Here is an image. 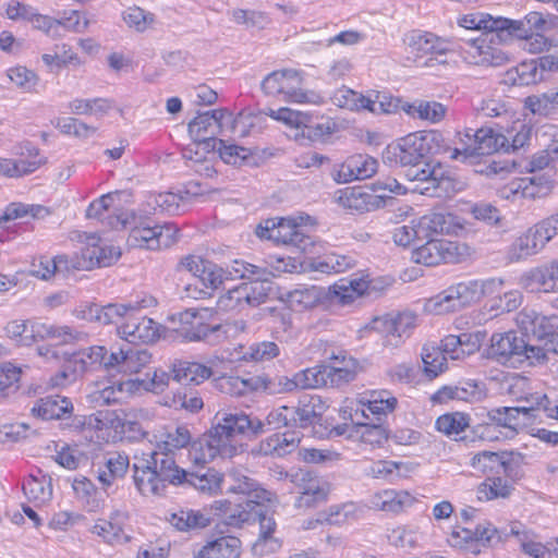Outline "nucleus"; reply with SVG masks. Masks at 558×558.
<instances>
[{"mask_svg":"<svg viewBox=\"0 0 558 558\" xmlns=\"http://www.w3.org/2000/svg\"><path fill=\"white\" fill-rule=\"evenodd\" d=\"M138 310L128 314L118 327V335L130 343H153L160 338L161 326L151 318L140 316Z\"/></svg>","mask_w":558,"mask_h":558,"instance_id":"22","label":"nucleus"},{"mask_svg":"<svg viewBox=\"0 0 558 558\" xmlns=\"http://www.w3.org/2000/svg\"><path fill=\"white\" fill-rule=\"evenodd\" d=\"M11 151L15 157L13 158L14 163H20V161L26 163V174L36 171L46 162V158L40 155L39 149L31 142L19 143Z\"/></svg>","mask_w":558,"mask_h":558,"instance_id":"61","label":"nucleus"},{"mask_svg":"<svg viewBox=\"0 0 558 558\" xmlns=\"http://www.w3.org/2000/svg\"><path fill=\"white\" fill-rule=\"evenodd\" d=\"M471 465L483 473L504 474L506 477H510L512 472L511 460L506 452H478L472 457Z\"/></svg>","mask_w":558,"mask_h":558,"instance_id":"44","label":"nucleus"},{"mask_svg":"<svg viewBox=\"0 0 558 558\" xmlns=\"http://www.w3.org/2000/svg\"><path fill=\"white\" fill-rule=\"evenodd\" d=\"M73 411V404L66 397L59 395L40 398L35 402L31 412L41 420H59Z\"/></svg>","mask_w":558,"mask_h":558,"instance_id":"45","label":"nucleus"},{"mask_svg":"<svg viewBox=\"0 0 558 558\" xmlns=\"http://www.w3.org/2000/svg\"><path fill=\"white\" fill-rule=\"evenodd\" d=\"M418 464L412 461H395V460H376L369 461L364 466L365 475L384 480L387 482H396L408 478L416 472Z\"/></svg>","mask_w":558,"mask_h":558,"instance_id":"31","label":"nucleus"},{"mask_svg":"<svg viewBox=\"0 0 558 558\" xmlns=\"http://www.w3.org/2000/svg\"><path fill=\"white\" fill-rule=\"evenodd\" d=\"M179 239V228L173 223L149 226H136L129 235L128 242L134 247L148 250L167 248Z\"/></svg>","mask_w":558,"mask_h":558,"instance_id":"18","label":"nucleus"},{"mask_svg":"<svg viewBox=\"0 0 558 558\" xmlns=\"http://www.w3.org/2000/svg\"><path fill=\"white\" fill-rule=\"evenodd\" d=\"M524 400L527 405L510 407L497 410L494 418L498 425L508 428L509 433L514 434L518 429L523 428L534 418L535 404L530 393L518 397Z\"/></svg>","mask_w":558,"mask_h":558,"instance_id":"33","label":"nucleus"},{"mask_svg":"<svg viewBox=\"0 0 558 558\" xmlns=\"http://www.w3.org/2000/svg\"><path fill=\"white\" fill-rule=\"evenodd\" d=\"M147 456L148 459L133 465L134 484L143 496H160L168 483L179 485L186 478V471L178 466L175 461Z\"/></svg>","mask_w":558,"mask_h":558,"instance_id":"4","label":"nucleus"},{"mask_svg":"<svg viewBox=\"0 0 558 558\" xmlns=\"http://www.w3.org/2000/svg\"><path fill=\"white\" fill-rule=\"evenodd\" d=\"M327 366V377L331 385H340L353 380L360 371L359 362L345 351L333 352Z\"/></svg>","mask_w":558,"mask_h":558,"instance_id":"38","label":"nucleus"},{"mask_svg":"<svg viewBox=\"0 0 558 558\" xmlns=\"http://www.w3.org/2000/svg\"><path fill=\"white\" fill-rule=\"evenodd\" d=\"M296 424L306 427L318 421L326 411V404L318 396L303 398L298 408H294Z\"/></svg>","mask_w":558,"mask_h":558,"instance_id":"57","label":"nucleus"},{"mask_svg":"<svg viewBox=\"0 0 558 558\" xmlns=\"http://www.w3.org/2000/svg\"><path fill=\"white\" fill-rule=\"evenodd\" d=\"M372 194L364 192L360 187H345L337 192L338 204L355 211H368L374 206Z\"/></svg>","mask_w":558,"mask_h":558,"instance_id":"55","label":"nucleus"},{"mask_svg":"<svg viewBox=\"0 0 558 558\" xmlns=\"http://www.w3.org/2000/svg\"><path fill=\"white\" fill-rule=\"evenodd\" d=\"M469 129L465 136L473 138V144L469 145L466 151L471 155H490L504 148L507 137L492 128H481L474 133Z\"/></svg>","mask_w":558,"mask_h":558,"instance_id":"37","label":"nucleus"},{"mask_svg":"<svg viewBox=\"0 0 558 558\" xmlns=\"http://www.w3.org/2000/svg\"><path fill=\"white\" fill-rule=\"evenodd\" d=\"M168 521L178 531L189 532L207 527L211 522V518L206 513V509H181L171 513Z\"/></svg>","mask_w":558,"mask_h":558,"instance_id":"52","label":"nucleus"},{"mask_svg":"<svg viewBox=\"0 0 558 558\" xmlns=\"http://www.w3.org/2000/svg\"><path fill=\"white\" fill-rule=\"evenodd\" d=\"M206 311L186 310L184 312L171 316L177 330L189 341H197L206 338L210 331L209 327L204 323Z\"/></svg>","mask_w":558,"mask_h":558,"instance_id":"35","label":"nucleus"},{"mask_svg":"<svg viewBox=\"0 0 558 558\" xmlns=\"http://www.w3.org/2000/svg\"><path fill=\"white\" fill-rule=\"evenodd\" d=\"M226 109L219 108L211 111L199 113L189 124V132L193 138V144L184 149L183 157L192 162H207L205 153L209 148H216L218 140L214 135L218 130H225Z\"/></svg>","mask_w":558,"mask_h":558,"instance_id":"6","label":"nucleus"},{"mask_svg":"<svg viewBox=\"0 0 558 558\" xmlns=\"http://www.w3.org/2000/svg\"><path fill=\"white\" fill-rule=\"evenodd\" d=\"M517 324L526 335H533L538 339L549 338L543 348L549 350L548 354L558 353L554 345L555 342L558 343V316H544L534 310L525 308L518 314Z\"/></svg>","mask_w":558,"mask_h":558,"instance_id":"19","label":"nucleus"},{"mask_svg":"<svg viewBox=\"0 0 558 558\" xmlns=\"http://www.w3.org/2000/svg\"><path fill=\"white\" fill-rule=\"evenodd\" d=\"M266 504L267 502H262L259 506L252 505L251 507L242 508L238 515L231 514L228 518L227 524L231 526H239L243 523L258 519L259 536H272L276 529V522L271 517L266 515L264 512Z\"/></svg>","mask_w":558,"mask_h":558,"instance_id":"46","label":"nucleus"},{"mask_svg":"<svg viewBox=\"0 0 558 558\" xmlns=\"http://www.w3.org/2000/svg\"><path fill=\"white\" fill-rule=\"evenodd\" d=\"M313 223L310 216L303 215L267 219L256 228V235L276 244L293 246L306 252L313 245V240L305 233L304 227Z\"/></svg>","mask_w":558,"mask_h":558,"instance_id":"5","label":"nucleus"},{"mask_svg":"<svg viewBox=\"0 0 558 558\" xmlns=\"http://www.w3.org/2000/svg\"><path fill=\"white\" fill-rule=\"evenodd\" d=\"M378 161L368 155L355 154L349 156L343 162L337 165L332 172V179L344 184L355 180H365L377 172Z\"/></svg>","mask_w":558,"mask_h":558,"instance_id":"26","label":"nucleus"},{"mask_svg":"<svg viewBox=\"0 0 558 558\" xmlns=\"http://www.w3.org/2000/svg\"><path fill=\"white\" fill-rule=\"evenodd\" d=\"M241 550V541L228 535L207 542L194 558H240Z\"/></svg>","mask_w":558,"mask_h":558,"instance_id":"43","label":"nucleus"},{"mask_svg":"<svg viewBox=\"0 0 558 558\" xmlns=\"http://www.w3.org/2000/svg\"><path fill=\"white\" fill-rule=\"evenodd\" d=\"M23 492L29 501L44 505L52 497L51 480L40 472L32 474L24 481Z\"/></svg>","mask_w":558,"mask_h":558,"instance_id":"54","label":"nucleus"},{"mask_svg":"<svg viewBox=\"0 0 558 558\" xmlns=\"http://www.w3.org/2000/svg\"><path fill=\"white\" fill-rule=\"evenodd\" d=\"M209 429L203 437L193 441L189 449V458L195 465H204L217 457L231 459L236 456V449L232 445L221 442Z\"/></svg>","mask_w":558,"mask_h":558,"instance_id":"23","label":"nucleus"},{"mask_svg":"<svg viewBox=\"0 0 558 558\" xmlns=\"http://www.w3.org/2000/svg\"><path fill=\"white\" fill-rule=\"evenodd\" d=\"M129 466L130 460L126 454L109 453L105 458V462L98 466L97 478L104 488L110 487L126 474Z\"/></svg>","mask_w":558,"mask_h":558,"instance_id":"47","label":"nucleus"},{"mask_svg":"<svg viewBox=\"0 0 558 558\" xmlns=\"http://www.w3.org/2000/svg\"><path fill=\"white\" fill-rule=\"evenodd\" d=\"M327 300L326 289L310 286L295 289L287 294V302L293 311L312 310Z\"/></svg>","mask_w":558,"mask_h":558,"instance_id":"48","label":"nucleus"},{"mask_svg":"<svg viewBox=\"0 0 558 558\" xmlns=\"http://www.w3.org/2000/svg\"><path fill=\"white\" fill-rule=\"evenodd\" d=\"M359 508L353 502L330 506L318 514L317 522L332 525H342L357 518Z\"/></svg>","mask_w":558,"mask_h":558,"instance_id":"63","label":"nucleus"},{"mask_svg":"<svg viewBox=\"0 0 558 558\" xmlns=\"http://www.w3.org/2000/svg\"><path fill=\"white\" fill-rule=\"evenodd\" d=\"M140 378H125L114 380L100 389L97 400L104 404L125 401L134 396L141 395Z\"/></svg>","mask_w":558,"mask_h":558,"instance_id":"42","label":"nucleus"},{"mask_svg":"<svg viewBox=\"0 0 558 558\" xmlns=\"http://www.w3.org/2000/svg\"><path fill=\"white\" fill-rule=\"evenodd\" d=\"M500 475L488 477L478 485L476 490L478 500L490 501L498 498H507L511 495L513 484Z\"/></svg>","mask_w":558,"mask_h":558,"instance_id":"56","label":"nucleus"},{"mask_svg":"<svg viewBox=\"0 0 558 558\" xmlns=\"http://www.w3.org/2000/svg\"><path fill=\"white\" fill-rule=\"evenodd\" d=\"M407 178L413 186L407 187L393 178H385L372 183V191L383 192L380 197H385L386 193L404 195L408 192L440 197L452 185L447 167L435 161L425 162L422 167H418V163L411 166L407 171Z\"/></svg>","mask_w":558,"mask_h":558,"instance_id":"1","label":"nucleus"},{"mask_svg":"<svg viewBox=\"0 0 558 558\" xmlns=\"http://www.w3.org/2000/svg\"><path fill=\"white\" fill-rule=\"evenodd\" d=\"M371 281L363 276L340 278L326 289L327 300L336 305H352L371 289Z\"/></svg>","mask_w":558,"mask_h":558,"instance_id":"25","label":"nucleus"},{"mask_svg":"<svg viewBox=\"0 0 558 558\" xmlns=\"http://www.w3.org/2000/svg\"><path fill=\"white\" fill-rule=\"evenodd\" d=\"M215 421L210 430L219 440H222V444L234 446L236 454L242 451V446L235 438L247 430H252L254 434L260 433L263 427L259 420L253 421L242 412L219 411Z\"/></svg>","mask_w":558,"mask_h":558,"instance_id":"13","label":"nucleus"},{"mask_svg":"<svg viewBox=\"0 0 558 558\" xmlns=\"http://www.w3.org/2000/svg\"><path fill=\"white\" fill-rule=\"evenodd\" d=\"M426 240V243L412 252L411 258L416 264L437 266L442 263H461L474 253L466 243L433 238Z\"/></svg>","mask_w":558,"mask_h":558,"instance_id":"11","label":"nucleus"},{"mask_svg":"<svg viewBox=\"0 0 558 558\" xmlns=\"http://www.w3.org/2000/svg\"><path fill=\"white\" fill-rule=\"evenodd\" d=\"M509 535L514 537L520 553L529 558H548L551 555L549 542L544 543L538 534L519 522L510 524Z\"/></svg>","mask_w":558,"mask_h":558,"instance_id":"32","label":"nucleus"},{"mask_svg":"<svg viewBox=\"0 0 558 558\" xmlns=\"http://www.w3.org/2000/svg\"><path fill=\"white\" fill-rule=\"evenodd\" d=\"M259 118L252 111V107H245L236 117L226 109L225 131H229L236 136H246L251 129L256 125Z\"/></svg>","mask_w":558,"mask_h":558,"instance_id":"60","label":"nucleus"},{"mask_svg":"<svg viewBox=\"0 0 558 558\" xmlns=\"http://www.w3.org/2000/svg\"><path fill=\"white\" fill-rule=\"evenodd\" d=\"M117 367L125 373L137 374L151 362V354L147 350H123L114 352Z\"/></svg>","mask_w":558,"mask_h":558,"instance_id":"58","label":"nucleus"},{"mask_svg":"<svg viewBox=\"0 0 558 558\" xmlns=\"http://www.w3.org/2000/svg\"><path fill=\"white\" fill-rule=\"evenodd\" d=\"M5 336L19 345L31 347L41 340H57L66 343L76 339V332L69 326L43 323L36 319H15L3 328Z\"/></svg>","mask_w":558,"mask_h":558,"instance_id":"9","label":"nucleus"},{"mask_svg":"<svg viewBox=\"0 0 558 558\" xmlns=\"http://www.w3.org/2000/svg\"><path fill=\"white\" fill-rule=\"evenodd\" d=\"M545 246L535 226H532L511 244L508 251V258L511 262H519L538 254Z\"/></svg>","mask_w":558,"mask_h":558,"instance_id":"41","label":"nucleus"},{"mask_svg":"<svg viewBox=\"0 0 558 558\" xmlns=\"http://www.w3.org/2000/svg\"><path fill=\"white\" fill-rule=\"evenodd\" d=\"M267 116L291 129L302 130L303 136L311 141H324L337 131V124L330 120L316 122L307 111L296 110L292 107H268Z\"/></svg>","mask_w":558,"mask_h":558,"instance_id":"12","label":"nucleus"},{"mask_svg":"<svg viewBox=\"0 0 558 558\" xmlns=\"http://www.w3.org/2000/svg\"><path fill=\"white\" fill-rule=\"evenodd\" d=\"M173 379L178 383L199 385L210 378V367L190 361H177L171 368Z\"/></svg>","mask_w":558,"mask_h":558,"instance_id":"50","label":"nucleus"},{"mask_svg":"<svg viewBox=\"0 0 558 558\" xmlns=\"http://www.w3.org/2000/svg\"><path fill=\"white\" fill-rule=\"evenodd\" d=\"M267 387L268 378L263 376H253L248 378L229 376L222 378L220 381L221 390L232 396H244Z\"/></svg>","mask_w":558,"mask_h":558,"instance_id":"53","label":"nucleus"},{"mask_svg":"<svg viewBox=\"0 0 558 558\" xmlns=\"http://www.w3.org/2000/svg\"><path fill=\"white\" fill-rule=\"evenodd\" d=\"M197 490L207 494H216L221 490L223 474L215 469H208L205 473H187L186 478Z\"/></svg>","mask_w":558,"mask_h":558,"instance_id":"64","label":"nucleus"},{"mask_svg":"<svg viewBox=\"0 0 558 558\" xmlns=\"http://www.w3.org/2000/svg\"><path fill=\"white\" fill-rule=\"evenodd\" d=\"M301 441L300 433L284 432L281 434H274L260 442V452L266 456L283 457L294 451Z\"/></svg>","mask_w":558,"mask_h":558,"instance_id":"49","label":"nucleus"},{"mask_svg":"<svg viewBox=\"0 0 558 558\" xmlns=\"http://www.w3.org/2000/svg\"><path fill=\"white\" fill-rule=\"evenodd\" d=\"M506 17H493L485 13H472L462 16L459 20V26L465 29L483 31V33H493L492 36H501L504 27L508 24Z\"/></svg>","mask_w":558,"mask_h":558,"instance_id":"51","label":"nucleus"},{"mask_svg":"<svg viewBox=\"0 0 558 558\" xmlns=\"http://www.w3.org/2000/svg\"><path fill=\"white\" fill-rule=\"evenodd\" d=\"M191 439L192 436L189 428L178 426L174 429L155 436V447L149 454L155 458L158 454V457L163 459L175 461V452L190 445Z\"/></svg>","mask_w":558,"mask_h":558,"instance_id":"34","label":"nucleus"},{"mask_svg":"<svg viewBox=\"0 0 558 558\" xmlns=\"http://www.w3.org/2000/svg\"><path fill=\"white\" fill-rule=\"evenodd\" d=\"M153 299L149 302L145 300L136 302L135 304H108L100 306L97 304H90L82 312L81 317L88 320L98 322L102 325L118 323L119 319L126 318L128 314L134 312L136 308H144L153 304Z\"/></svg>","mask_w":558,"mask_h":558,"instance_id":"30","label":"nucleus"},{"mask_svg":"<svg viewBox=\"0 0 558 558\" xmlns=\"http://www.w3.org/2000/svg\"><path fill=\"white\" fill-rule=\"evenodd\" d=\"M493 33H482L477 38L464 40L470 62L481 65L500 66L508 61V54L495 45L507 43L512 37L492 36Z\"/></svg>","mask_w":558,"mask_h":558,"instance_id":"17","label":"nucleus"},{"mask_svg":"<svg viewBox=\"0 0 558 558\" xmlns=\"http://www.w3.org/2000/svg\"><path fill=\"white\" fill-rule=\"evenodd\" d=\"M296 486L299 487L300 495L295 500V507L299 509L313 508L324 502L330 490L327 481L311 473H303Z\"/></svg>","mask_w":558,"mask_h":558,"instance_id":"29","label":"nucleus"},{"mask_svg":"<svg viewBox=\"0 0 558 558\" xmlns=\"http://www.w3.org/2000/svg\"><path fill=\"white\" fill-rule=\"evenodd\" d=\"M501 286V279L488 278L464 280L453 283L449 288L459 308H462L478 302L485 295L499 291Z\"/></svg>","mask_w":558,"mask_h":558,"instance_id":"24","label":"nucleus"},{"mask_svg":"<svg viewBox=\"0 0 558 558\" xmlns=\"http://www.w3.org/2000/svg\"><path fill=\"white\" fill-rule=\"evenodd\" d=\"M408 45L415 61L425 56H430L423 63L424 66L447 63V60L442 57L449 51L448 43L433 33L413 32L408 37Z\"/></svg>","mask_w":558,"mask_h":558,"instance_id":"21","label":"nucleus"},{"mask_svg":"<svg viewBox=\"0 0 558 558\" xmlns=\"http://www.w3.org/2000/svg\"><path fill=\"white\" fill-rule=\"evenodd\" d=\"M120 255L119 246L104 241L97 234H86L84 246L81 248V257L73 258L72 268L107 267L117 262Z\"/></svg>","mask_w":558,"mask_h":558,"instance_id":"16","label":"nucleus"},{"mask_svg":"<svg viewBox=\"0 0 558 558\" xmlns=\"http://www.w3.org/2000/svg\"><path fill=\"white\" fill-rule=\"evenodd\" d=\"M83 433L97 444L135 441L145 436L141 425L128 418L124 412L97 411L80 420Z\"/></svg>","mask_w":558,"mask_h":558,"instance_id":"2","label":"nucleus"},{"mask_svg":"<svg viewBox=\"0 0 558 558\" xmlns=\"http://www.w3.org/2000/svg\"><path fill=\"white\" fill-rule=\"evenodd\" d=\"M271 291L267 279L242 282L222 292L216 301V310L221 313L239 314L247 308L264 304Z\"/></svg>","mask_w":558,"mask_h":558,"instance_id":"10","label":"nucleus"},{"mask_svg":"<svg viewBox=\"0 0 558 558\" xmlns=\"http://www.w3.org/2000/svg\"><path fill=\"white\" fill-rule=\"evenodd\" d=\"M505 25L504 37H526L530 34L543 33L550 28V22L539 12H530L523 20H510Z\"/></svg>","mask_w":558,"mask_h":558,"instance_id":"40","label":"nucleus"},{"mask_svg":"<svg viewBox=\"0 0 558 558\" xmlns=\"http://www.w3.org/2000/svg\"><path fill=\"white\" fill-rule=\"evenodd\" d=\"M302 82L300 71L281 69L267 74L260 83V88L266 96L274 97L278 101L312 105L320 102L319 95L302 88Z\"/></svg>","mask_w":558,"mask_h":558,"instance_id":"7","label":"nucleus"},{"mask_svg":"<svg viewBox=\"0 0 558 558\" xmlns=\"http://www.w3.org/2000/svg\"><path fill=\"white\" fill-rule=\"evenodd\" d=\"M417 227L423 239H429L435 235H458L464 230L465 221L452 213L433 210L417 218Z\"/></svg>","mask_w":558,"mask_h":558,"instance_id":"20","label":"nucleus"},{"mask_svg":"<svg viewBox=\"0 0 558 558\" xmlns=\"http://www.w3.org/2000/svg\"><path fill=\"white\" fill-rule=\"evenodd\" d=\"M416 501V498L410 492L392 488L379 490L369 498L372 508L391 513H400L411 508Z\"/></svg>","mask_w":558,"mask_h":558,"instance_id":"36","label":"nucleus"},{"mask_svg":"<svg viewBox=\"0 0 558 558\" xmlns=\"http://www.w3.org/2000/svg\"><path fill=\"white\" fill-rule=\"evenodd\" d=\"M69 366H74L81 375L98 367L110 369L117 367V356L114 351L108 353L104 345H93L73 353L69 357Z\"/></svg>","mask_w":558,"mask_h":558,"instance_id":"28","label":"nucleus"},{"mask_svg":"<svg viewBox=\"0 0 558 558\" xmlns=\"http://www.w3.org/2000/svg\"><path fill=\"white\" fill-rule=\"evenodd\" d=\"M438 149V134L412 133L389 144L383 153V160L389 166H414L422 158L436 154Z\"/></svg>","mask_w":558,"mask_h":558,"instance_id":"8","label":"nucleus"},{"mask_svg":"<svg viewBox=\"0 0 558 558\" xmlns=\"http://www.w3.org/2000/svg\"><path fill=\"white\" fill-rule=\"evenodd\" d=\"M548 349L529 344L514 331L496 332L490 337L487 356L506 367L535 366L548 360Z\"/></svg>","mask_w":558,"mask_h":558,"instance_id":"3","label":"nucleus"},{"mask_svg":"<svg viewBox=\"0 0 558 558\" xmlns=\"http://www.w3.org/2000/svg\"><path fill=\"white\" fill-rule=\"evenodd\" d=\"M524 199L544 198L551 194L555 183L550 175L542 173L522 177Z\"/></svg>","mask_w":558,"mask_h":558,"instance_id":"59","label":"nucleus"},{"mask_svg":"<svg viewBox=\"0 0 558 558\" xmlns=\"http://www.w3.org/2000/svg\"><path fill=\"white\" fill-rule=\"evenodd\" d=\"M177 269L190 272L198 279L205 290L199 291V298L211 296L213 292L221 288L227 282L222 265H218L197 254H187L182 256Z\"/></svg>","mask_w":558,"mask_h":558,"instance_id":"14","label":"nucleus"},{"mask_svg":"<svg viewBox=\"0 0 558 558\" xmlns=\"http://www.w3.org/2000/svg\"><path fill=\"white\" fill-rule=\"evenodd\" d=\"M130 512L124 508H113L108 518H99L90 527L96 535L109 546H121L131 542Z\"/></svg>","mask_w":558,"mask_h":558,"instance_id":"15","label":"nucleus"},{"mask_svg":"<svg viewBox=\"0 0 558 558\" xmlns=\"http://www.w3.org/2000/svg\"><path fill=\"white\" fill-rule=\"evenodd\" d=\"M187 192H162L155 193L148 196L147 205L153 211H160L167 214H175L179 211L181 204L186 199Z\"/></svg>","mask_w":558,"mask_h":558,"instance_id":"62","label":"nucleus"},{"mask_svg":"<svg viewBox=\"0 0 558 558\" xmlns=\"http://www.w3.org/2000/svg\"><path fill=\"white\" fill-rule=\"evenodd\" d=\"M73 259L66 255H57L53 257L39 255L32 259L28 275L37 279L49 281L57 272L69 271L72 268Z\"/></svg>","mask_w":558,"mask_h":558,"instance_id":"39","label":"nucleus"},{"mask_svg":"<svg viewBox=\"0 0 558 558\" xmlns=\"http://www.w3.org/2000/svg\"><path fill=\"white\" fill-rule=\"evenodd\" d=\"M228 477L232 481L228 490L247 497L245 505H240L241 508H247L252 505L259 506L262 502H268L269 506H272L276 502L272 493L262 488L255 480L248 477L242 470L231 469L228 472Z\"/></svg>","mask_w":558,"mask_h":558,"instance_id":"27","label":"nucleus"}]
</instances>
